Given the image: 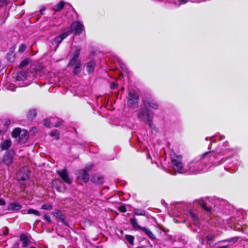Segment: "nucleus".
<instances>
[{
    "label": "nucleus",
    "instance_id": "15",
    "mask_svg": "<svg viewBox=\"0 0 248 248\" xmlns=\"http://www.w3.org/2000/svg\"><path fill=\"white\" fill-rule=\"evenodd\" d=\"M91 181L96 185H101L104 183V178L99 175H94L91 178Z\"/></svg>",
    "mask_w": 248,
    "mask_h": 248
},
{
    "label": "nucleus",
    "instance_id": "56",
    "mask_svg": "<svg viewBox=\"0 0 248 248\" xmlns=\"http://www.w3.org/2000/svg\"><path fill=\"white\" fill-rule=\"evenodd\" d=\"M1 164V160H0V165Z\"/></svg>",
    "mask_w": 248,
    "mask_h": 248
},
{
    "label": "nucleus",
    "instance_id": "49",
    "mask_svg": "<svg viewBox=\"0 0 248 248\" xmlns=\"http://www.w3.org/2000/svg\"><path fill=\"white\" fill-rule=\"evenodd\" d=\"M10 124H11L10 120V119L7 120L5 123V125L6 126V129H7V128H8V127Z\"/></svg>",
    "mask_w": 248,
    "mask_h": 248
},
{
    "label": "nucleus",
    "instance_id": "5",
    "mask_svg": "<svg viewBox=\"0 0 248 248\" xmlns=\"http://www.w3.org/2000/svg\"><path fill=\"white\" fill-rule=\"evenodd\" d=\"M15 155L16 152L12 149L6 151L2 156L1 163H3L7 166H11L13 163Z\"/></svg>",
    "mask_w": 248,
    "mask_h": 248
},
{
    "label": "nucleus",
    "instance_id": "14",
    "mask_svg": "<svg viewBox=\"0 0 248 248\" xmlns=\"http://www.w3.org/2000/svg\"><path fill=\"white\" fill-rule=\"evenodd\" d=\"M78 178L82 180L85 183L88 182L89 180V174L86 170L82 169L78 170Z\"/></svg>",
    "mask_w": 248,
    "mask_h": 248
},
{
    "label": "nucleus",
    "instance_id": "3",
    "mask_svg": "<svg viewBox=\"0 0 248 248\" xmlns=\"http://www.w3.org/2000/svg\"><path fill=\"white\" fill-rule=\"evenodd\" d=\"M171 162L172 165L173 170L179 173H185L186 170L184 169L183 164L182 162V156L174 155L171 157Z\"/></svg>",
    "mask_w": 248,
    "mask_h": 248
},
{
    "label": "nucleus",
    "instance_id": "38",
    "mask_svg": "<svg viewBox=\"0 0 248 248\" xmlns=\"http://www.w3.org/2000/svg\"><path fill=\"white\" fill-rule=\"evenodd\" d=\"M145 112H144V110L143 109H140L138 113V118H140L142 120H143V117L144 116Z\"/></svg>",
    "mask_w": 248,
    "mask_h": 248
},
{
    "label": "nucleus",
    "instance_id": "46",
    "mask_svg": "<svg viewBox=\"0 0 248 248\" xmlns=\"http://www.w3.org/2000/svg\"><path fill=\"white\" fill-rule=\"evenodd\" d=\"M62 122H63L62 121H58L53 126L55 127H58L62 124Z\"/></svg>",
    "mask_w": 248,
    "mask_h": 248
},
{
    "label": "nucleus",
    "instance_id": "4",
    "mask_svg": "<svg viewBox=\"0 0 248 248\" xmlns=\"http://www.w3.org/2000/svg\"><path fill=\"white\" fill-rule=\"evenodd\" d=\"M130 222L132 227L136 230H142L152 240H156V238L155 236L153 233V232L148 229L145 227H142L140 226L137 221V219L135 218H132L130 219Z\"/></svg>",
    "mask_w": 248,
    "mask_h": 248
},
{
    "label": "nucleus",
    "instance_id": "47",
    "mask_svg": "<svg viewBox=\"0 0 248 248\" xmlns=\"http://www.w3.org/2000/svg\"><path fill=\"white\" fill-rule=\"evenodd\" d=\"M31 132H32L33 134H35V133H37V132H38L37 128L36 127H33L31 129Z\"/></svg>",
    "mask_w": 248,
    "mask_h": 248
},
{
    "label": "nucleus",
    "instance_id": "54",
    "mask_svg": "<svg viewBox=\"0 0 248 248\" xmlns=\"http://www.w3.org/2000/svg\"><path fill=\"white\" fill-rule=\"evenodd\" d=\"M136 248H144L143 246H139L137 247Z\"/></svg>",
    "mask_w": 248,
    "mask_h": 248
},
{
    "label": "nucleus",
    "instance_id": "36",
    "mask_svg": "<svg viewBox=\"0 0 248 248\" xmlns=\"http://www.w3.org/2000/svg\"><path fill=\"white\" fill-rule=\"evenodd\" d=\"M207 240V243H209V242L213 241L215 240V235L213 234H209L207 235L206 237Z\"/></svg>",
    "mask_w": 248,
    "mask_h": 248
},
{
    "label": "nucleus",
    "instance_id": "37",
    "mask_svg": "<svg viewBox=\"0 0 248 248\" xmlns=\"http://www.w3.org/2000/svg\"><path fill=\"white\" fill-rule=\"evenodd\" d=\"M26 46L25 44H21L19 46L18 49V52L19 53H22L26 49Z\"/></svg>",
    "mask_w": 248,
    "mask_h": 248
},
{
    "label": "nucleus",
    "instance_id": "11",
    "mask_svg": "<svg viewBox=\"0 0 248 248\" xmlns=\"http://www.w3.org/2000/svg\"><path fill=\"white\" fill-rule=\"evenodd\" d=\"M52 186L55 188L57 191L63 193L65 191L66 187L65 185L61 180L56 179L52 181Z\"/></svg>",
    "mask_w": 248,
    "mask_h": 248
},
{
    "label": "nucleus",
    "instance_id": "57",
    "mask_svg": "<svg viewBox=\"0 0 248 248\" xmlns=\"http://www.w3.org/2000/svg\"><path fill=\"white\" fill-rule=\"evenodd\" d=\"M2 132L1 130H0V134Z\"/></svg>",
    "mask_w": 248,
    "mask_h": 248
},
{
    "label": "nucleus",
    "instance_id": "24",
    "mask_svg": "<svg viewBox=\"0 0 248 248\" xmlns=\"http://www.w3.org/2000/svg\"><path fill=\"white\" fill-rule=\"evenodd\" d=\"M22 132V130L20 128L16 127L14 128L11 133V136L13 138H16L20 136V134Z\"/></svg>",
    "mask_w": 248,
    "mask_h": 248
},
{
    "label": "nucleus",
    "instance_id": "17",
    "mask_svg": "<svg viewBox=\"0 0 248 248\" xmlns=\"http://www.w3.org/2000/svg\"><path fill=\"white\" fill-rule=\"evenodd\" d=\"M12 141L10 139H6L0 145V148L2 151H8L11 147Z\"/></svg>",
    "mask_w": 248,
    "mask_h": 248
},
{
    "label": "nucleus",
    "instance_id": "48",
    "mask_svg": "<svg viewBox=\"0 0 248 248\" xmlns=\"http://www.w3.org/2000/svg\"><path fill=\"white\" fill-rule=\"evenodd\" d=\"M92 167L93 166L92 165H90L89 166H86L85 167V168L84 169H83V170H85L87 171V172L88 173L89 171L91 170V169L92 168Z\"/></svg>",
    "mask_w": 248,
    "mask_h": 248
},
{
    "label": "nucleus",
    "instance_id": "35",
    "mask_svg": "<svg viewBox=\"0 0 248 248\" xmlns=\"http://www.w3.org/2000/svg\"><path fill=\"white\" fill-rule=\"evenodd\" d=\"M43 124L45 126L48 128H50L51 126L50 121L47 119H44L43 120Z\"/></svg>",
    "mask_w": 248,
    "mask_h": 248
},
{
    "label": "nucleus",
    "instance_id": "50",
    "mask_svg": "<svg viewBox=\"0 0 248 248\" xmlns=\"http://www.w3.org/2000/svg\"><path fill=\"white\" fill-rule=\"evenodd\" d=\"M6 204L5 201L3 199H0V205L3 206Z\"/></svg>",
    "mask_w": 248,
    "mask_h": 248
},
{
    "label": "nucleus",
    "instance_id": "44",
    "mask_svg": "<svg viewBox=\"0 0 248 248\" xmlns=\"http://www.w3.org/2000/svg\"><path fill=\"white\" fill-rule=\"evenodd\" d=\"M238 239H239V237H235L231 238L227 240H223V241H225V242L227 241V242H236L238 240Z\"/></svg>",
    "mask_w": 248,
    "mask_h": 248
},
{
    "label": "nucleus",
    "instance_id": "25",
    "mask_svg": "<svg viewBox=\"0 0 248 248\" xmlns=\"http://www.w3.org/2000/svg\"><path fill=\"white\" fill-rule=\"evenodd\" d=\"M30 62H31V59L29 58H26L21 62L18 66L19 69H22L27 66Z\"/></svg>",
    "mask_w": 248,
    "mask_h": 248
},
{
    "label": "nucleus",
    "instance_id": "34",
    "mask_svg": "<svg viewBox=\"0 0 248 248\" xmlns=\"http://www.w3.org/2000/svg\"><path fill=\"white\" fill-rule=\"evenodd\" d=\"M71 31H69V30H68L67 31L62 33V34H61V35H60L59 36L63 40L66 37H67L68 36H69V35L71 34Z\"/></svg>",
    "mask_w": 248,
    "mask_h": 248
},
{
    "label": "nucleus",
    "instance_id": "45",
    "mask_svg": "<svg viewBox=\"0 0 248 248\" xmlns=\"http://www.w3.org/2000/svg\"><path fill=\"white\" fill-rule=\"evenodd\" d=\"M55 41H56V43H57L58 44H59L62 42V38H61L59 36H58L55 37Z\"/></svg>",
    "mask_w": 248,
    "mask_h": 248
},
{
    "label": "nucleus",
    "instance_id": "1",
    "mask_svg": "<svg viewBox=\"0 0 248 248\" xmlns=\"http://www.w3.org/2000/svg\"><path fill=\"white\" fill-rule=\"evenodd\" d=\"M75 47L76 49L67 65V67H70L76 63L73 71V74L75 76L78 75L81 71V62L80 60H78L81 49V47L76 46Z\"/></svg>",
    "mask_w": 248,
    "mask_h": 248
},
{
    "label": "nucleus",
    "instance_id": "51",
    "mask_svg": "<svg viewBox=\"0 0 248 248\" xmlns=\"http://www.w3.org/2000/svg\"><path fill=\"white\" fill-rule=\"evenodd\" d=\"M211 153L210 152H205L204 153L203 155H202V158H203L206 155H208V154H210Z\"/></svg>",
    "mask_w": 248,
    "mask_h": 248
},
{
    "label": "nucleus",
    "instance_id": "29",
    "mask_svg": "<svg viewBox=\"0 0 248 248\" xmlns=\"http://www.w3.org/2000/svg\"><path fill=\"white\" fill-rule=\"evenodd\" d=\"M53 207L52 204L45 203L42 205L41 209L46 210H51L53 209Z\"/></svg>",
    "mask_w": 248,
    "mask_h": 248
},
{
    "label": "nucleus",
    "instance_id": "27",
    "mask_svg": "<svg viewBox=\"0 0 248 248\" xmlns=\"http://www.w3.org/2000/svg\"><path fill=\"white\" fill-rule=\"evenodd\" d=\"M145 211L143 209H134V215L136 216H145Z\"/></svg>",
    "mask_w": 248,
    "mask_h": 248
},
{
    "label": "nucleus",
    "instance_id": "21",
    "mask_svg": "<svg viewBox=\"0 0 248 248\" xmlns=\"http://www.w3.org/2000/svg\"><path fill=\"white\" fill-rule=\"evenodd\" d=\"M37 113L35 109H30L26 114V117L28 120L32 121L37 116Z\"/></svg>",
    "mask_w": 248,
    "mask_h": 248
},
{
    "label": "nucleus",
    "instance_id": "16",
    "mask_svg": "<svg viewBox=\"0 0 248 248\" xmlns=\"http://www.w3.org/2000/svg\"><path fill=\"white\" fill-rule=\"evenodd\" d=\"M15 49L16 47L15 46L9 48V51L6 55V59L7 61L10 62H14L16 55L15 53Z\"/></svg>",
    "mask_w": 248,
    "mask_h": 248
},
{
    "label": "nucleus",
    "instance_id": "10",
    "mask_svg": "<svg viewBox=\"0 0 248 248\" xmlns=\"http://www.w3.org/2000/svg\"><path fill=\"white\" fill-rule=\"evenodd\" d=\"M52 214L55 218L57 222H61L64 225L69 227L68 222L65 220L64 216L59 210L56 209L52 212Z\"/></svg>",
    "mask_w": 248,
    "mask_h": 248
},
{
    "label": "nucleus",
    "instance_id": "42",
    "mask_svg": "<svg viewBox=\"0 0 248 248\" xmlns=\"http://www.w3.org/2000/svg\"><path fill=\"white\" fill-rule=\"evenodd\" d=\"M147 124L149 125L150 127L153 129H155L156 127L155 124H154L153 121H151V119L149 120V121L147 122Z\"/></svg>",
    "mask_w": 248,
    "mask_h": 248
},
{
    "label": "nucleus",
    "instance_id": "20",
    "mask_svg": "<svg viewBox=\"0 0 248 248\" xmlns=\"http://www.w3.org/2000/svg\"><path fill=\"white\" fill-rule=\"evenodd\" d=\"M20 240L22 242V247H27L30 243V240L28 237L24 233H22L20 234Z\"/></svg>",
    "mask_w": 248,
    "mask_h": 248
},
{
    "label": "nucleus",
    "instance_id": "22",
    "mask_svg": "<svg viewBox=\"0 0 248 248\" xmlns=\"http://www.w3.org/2000/svg\"><path fill=\"white\" fill-rule=\"evenodd\" d=\"M198 204L202 207L203 209L208 213L211 212V208L210 207H208L207 205V203L204 201L203 200H200L198 202Z\"/></svg>",
    "mask_w": 248,
    "mask_h": 248
},
{
    "label": "nucleus",
    "instance_id": "33",
    "mask_svg": "<svg viewBox=\"0 0 248 248\" xmlns=\"http://www.w3.org/2000/svg\"><path fill=\"white\" fill-rule=\"evenodd\" d=\"M145 111L146 115L147 116V122L149 121V120L150 119H151V121H153V115H151L150 113V111H149V110L148 109V108H147V109L145 108Z\"/></svg>",
    "mask_w": 248,
    "mask_h": 248
},
{
    "label": "nucleus",
    "instance_id": "53",
    "mask_svg": "<svg viewBox=\"0 0 248 248\" xmlns=\"http://www.w3.org/2000/svg\"><path fill=\"white\" fill-rule=\"evenodd\" d=\"M27 210H22V211H21V213H22V214H27Z\"/></svg>",
    "mask_w": 248,
    "mask_h": 248
},
{
    "label": "nucleus",
    "instance_id": "23",
    "mask_svg": "<svg viewBox=\"0 0 248 248\" xmlns=\"http://www.w3.org/2000/svg\"><path fill=\"white\" fill-rule=\"evenodd\" d=\"M27 77V72L25 71H20L17 73L16 79L17 81H23L26 79Z\"/></svg>",
    "mask_w": 248,
    "mask_h": 248
},
{
    "label": "nucleus",
    "instance_id": "28",
    "mask_svg": "<svg viewBox=\"0 0 248 248\" xmlns=\"http://www.w3.org/2000/svg\"><path fill=\"white\" fill-rule=\"evenodd\" d=\"M189 215H190L191 218H192V220L194 222L195 225H196L197 223H199L198 217L191 211L189 212Z\"/></svg>",
    "mask_w": 248,
    "mask_h": 248
},
{
    "label": "nucleus",
    "instance_id": "13",
    "mask_svg": "<svg viewBox=\"0 0 248 248\" xmlns=\"http://www.w3.org/2000/svg\"><path fill=\"white\" fill-rule=\"evenodd\" d=\"M19 143L22 144L26 143L29 139V133L28 131L25 129H23L22 132L18 137Z\"/></svg>",
    "mask_w": 248,
    "mask_h": 248
},
{
    "label": "nucleus",
    "instance_id": "41",
    "mask_svg": "<svg viewBox=\"0 0 248 248\" xmlns=\"http://www.w3.org/2000/svg\"><path fill=\"white\" fill-rule=\"evenodd\" d=\"M44 219L46 220L47 221L48 223H51L52 221L51 217L49 215L47 214H45L43 216Z\"/></svg>",
    "mask_w": 248,
    "mask_h": 248
},
{
    "label": "nucleus",
    "instance_id": "31",
    "mask_svg": "<svg viewBox=\"0 0 248 248\" xmlns=\"http://www.w3.org/2000/svg\"><path fill=\"white\" fill-rule=\"evenodd\" d=\"M125 238L128 243L131 245H134V237L133 235L127 234L125 235Z\"/></svg>",
    "mask_w": 248,
    "mask_h": 248
},
{
    "label": "nucleus",
    "instance_id": "39",
    "mask_svg": "<svg viewBox=\"0 0 248 248\" xmlns=\"http://www.w3.org/2000/svg\"><path fill=\"white\" fill-rule=\"evenodd\" d=\"M118 210L121 213H124L126 212V208L124 205H122L118 207Z\"/></svg>",
    "mask_w": 248,
    "mask_h": 248
},
{
    "label": "nucleus",
    "instance_id": "30",
    "mask_svg": "<svg viewBox=\"0 0 248 248\" xmlns=\"http://www.w3.org/2000/svg\"><path fill=\"white\" fill-rule=\"evenodd\" d=\"M27 213L28 214H34L37 216H40L41 215L40 212L32 208L27 210Z\"/></svg>",
    "mask_w": 248,
    "mask_h": 248
},
{
    "label": "nucleus",
    "instance_id": "32",
    "mask_svg": "<svg viewBox=\"0 0 248 248\" xmlns=\"http://www.w3.org/2000/svg\"><path fill=\"white\" fill-rule=\"evenodd\" d=\"M50 135L52 137H55L56 140L60 139L59 132L57 130H55L50 133Z\"/></svg>",
    "mask_w": 248,
    "mask_h": 248
},
{
    "label": "nucleus",
    "instance_id": "9",
    "mask_svg": "<svg viewBox=\"0 0 248 248\" xmlns=\"http://www.w3.org/2000/svg\"><path fill=\"white\" fill-rule=\"evenodd\" d=\"M30 175V171L26 168H23L17 174L18 180L21 184H24L25 182L29 180Z\"/></svg>",
    "mask_w": 248,
    "mask_h": 248
},
{
    "label": "nucleus",
    "instance_id": "26",
    "mask_svg": "<svg viewBox=\"0 0 248 248\" xmlns=\"http://www.w3.org/2000/svg\"><path fill=\"white\" fill-rule=\"evenodd\" d=\"M65 5V2L63 0H61L55 6V8L54 9V10L55 12H58L61 11L62 9H63Z\"/></svg>",
    "mask_w": 248,
    "mask_h": 248
},
{
    "label": "nucleus",
    "instance_id": "43",
    "mask_svg": "<svg viewBox=\"0 0 248 248\" xmlns=\"http://www.w3.org/2000/svg\"><path fill=\"white\" fill-rule=\"evenodd\" d=\"M118 86L117 82L113 81L110 84V88L112 90L116 89Z\"/></svg>",
    "mask_w": 248,
    "mask_h": 248
},
{
    "label": "nucleus",
    "instance_id": "7",
    "mask_svg": "<svg viewBox=\"0 0 248 248\" xmlns=\"http://www.w3.org/2000/svg\"><path fill=\"white\" fill-rule=\"evenodd\" d=\"M143 102L145 108L149 106L154 109H157L158 108L157 103L152 99L151 95L149 94H145Z\"/></svg>",
    "mask_w": 248,
    "mask_h": 248
},
{
    "label": "nucleus",
    "instance_id": "8",
    "mask_svg": "<svg viewBox=\"0 0 248 248\" xmlns=\"http://www.w3.org/2000/svg\"><path fill=\"white\" fill-rule=\"evenodd\" d=\"M56 173L65 183L69 185L72 183L73 180L69 177L67 170L66 168L62 170H57Z\"/></svg>",
    "mask_w": 248,
    "mask_h": 248
},
{
    "label": "nucleus",
    "instance_id": "55",
    "mask_svg": "<svg viewBox=\"0 0 248 248\" xmlns=\"http://www.w3.org/2000/svg\"><path fill=\"white\" fill-rule=\"evenodd\" d=\"M30 248H36L34 247H30Z\"/></svg>",
    "mask_w": 248,
    "mask_h": 248
},
{
    "label": "nucleus",
    "instance_id": "6",
    "mask_svg": "<svg viewBox=\"0 0 248 248\" xmlns=\"http://www.w3.org/2000/svg\"><path fill=\"white\" fill-rule=\"evenodd\" d=\"M84 29V27L83 25L79 21H76L72 23L70 28L68 30L71 31V34L74 32V35L77 36L80 35Z\"/></svg>",
    "mask_w": 248,
    "mask_h": 248
},
{
    "label": "nucleus",
    "instance_id": "40",
    "mask_svg": "<svg viewBox=\"0 0 248 248\" xmlns=\"http://www.w3.org/2000/svg\"><path fill=\"white\" fill-rule=\"evenodd\" d=\"M9 3V0H0V7L7 6Z\"/></svg>",
    "mask_w": 248,
    "mask_h": 248
},
{
    "label": "nucleus",
    "instance_id": "12",
    "mask_svg": "<svg viewBox=\"0 0 248 248\" xmlns=\"http://www.w3.org/2000/svg\"><path fill=\"white\" fill-rule=\"evenodd\" d=\"M201 165V162H194L191 161L189 164V170L194 174H197L199 173L201 170L202 169L199 168V167Z\"/></svg>",
    "mask_w": 248,
    "mask_h": 248
},
{
    "label": "nucleus",
    "instance_id": "18",
    "mask_svg": "<svg viewBox=\"0 0 248 248\" xmlns=\"http://www.w3.org/2000/svg\"><path fill=\"white\" fill-rule=\"evenodd\" d=\"M22 208V205L17 202H12L9 204L7 209L9 211H17Z\"/></svg>",
    "mask_w": 248,
    "mask_h": 248
},
{
    "label": "nucleus",
    "instance_id": "19",
    "mask_svg": "<svg viewBox=\"0 0 248 248\" xmlns=\"http://www.w3.org/2000/svg\"><path fill=\"white\" fill-rule=\"evenodd\" d=\"M96 66V62L94 60H92L87 63V71L89 74L92 73Z\"/></svg>",
    "mask_w": 248,
    "mask_h": 248
},
{
    "label": "nucleus",
    "instance_id": "2",
    "mask_svg": "<svg viewBox=\"0 0 248 248\" xmlns=\"http://www.w3.org/2000/svg\"><path fill=\"white\" fill-rule=\"evenodd\" d=\"M127 99V106L131 108H136L139 107V96L134 90H130L128 91Z\"/></svg>",
    "mask_w": 248,
    "mask_h": 248
},
{
    "label": "nucleus",
    "instance_id": "52",
    "mask_svg": "<svg viewBox=\"0 0 248 248\" xmlns=\"http://www.w3.org/2000/svg\"><path fill=\"white\" fill-rule=\"evenodd\" d=\"M229 246L228 245H226V246H220V247H218V248H229Z\"/></svg>",
    "mask_w": 248,
    "mask_h": 248
}]
</instances>
